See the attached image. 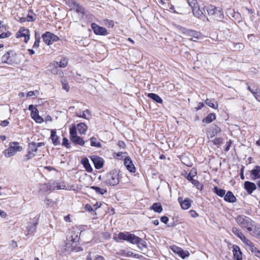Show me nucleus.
Listing matches in <instances>:
<instances>
[{
	"label": "nucleus",
	"instance_id": "25",
	"mask_svg": "<svg viewBox=\"0 0 260 260\" xmlns=\"http://www.w3.org/2000/svg\"><path fill=\"white\" fill-rule=\"evenodd\" d=\"M81 135L85 134L87 129V126L84 123H80L76 127Z\"/></svg>",
	"mask_w": 260,
	"mask_h": 260
},
{
	"label": "nucleus",
	"instance_id": "9",
	"mask_svg": "<svg viewBox=\"0 0 260 260\" xmlns=\"http://www.w3.org/2000/svg\"><path fill=\"white\" fill-rule=\"evenodd\" d=\"M30 33L29 30L28 29H26L24 27H21L18 31L17 33L16 37L24 38V42L25 43H27L28 40H29Z\"/></svg>",
	"mask_w": 260,
	"mask_h": 260
},
{
	"label": "nucleus",
	"instance_id": "8",
	"mask_svg": "<svg viewBox=\"0 0 260 260\" xmlns=\"http://www.w3.org/2000/svg\"><path fill=\"white\" fill-rule=\"evenodd\" d=\"M91 27L94 33L97 35L106 36L108 35L107 29L103 27L100 26L95 23L91 24Z\"/></svg>",
	"mask_w": 260,
	"mask_h": 260
},
{
	"label": "nucleus",
	"instance_id": "35",
	"mask_svg": "<svg viewBox=\"0 0 260 260\" xmlns=\"http://www.w3.org/2000/svg\"><path fill=\"white\" fill-rule=\"evenodd\" d=\"M192 11L193 15L198 18L202 17L203 15L202 11L199 8L198 6L193 8Z\"/></svg>",
	"mask_w": 260,
	"mask_h": 260
},
{
	"label": "nucleus",
	"instance_id": "39",
	"mask_svg": "<svg viewBox=\"0 0 260 260\" xmlns=\"http://www.w3.org/2000/svg\"><path fill=\"white\" fill-rule=\"evenodd\" d=\"M186 178L196 186H198L200 184V182L198 180H194L193 179V176H191L190 174L187 175Z\"/></svg>",
	"mask_w": 260,
	"mask_h": 260
},
{
	"label": "nucleus",
	"instance_id": "53",
	"mask_svg": "<svg viewBox=\"0 0 260 260\" xmlns=\"http://www.w3.org/2000/svg\"><path fill=\"white\" fill-rule=\"evenodd\" d=\"M62 88L66 90L67 91H68L70 88V87L68 85V83L67 82L66 80L61 81Z\"/></svg>",
	"mask_w": 260,
	"mask_h": 260
},
{
	"label": "nucleus",
	"instance_id": "64",
	"mask_svg": "<svg viewBox=\"0 0 260 260\" xmlns=\"http://www.w3.org/2000/svg\"><path fill=\"white\" fill-rule=\"evenodd\" d=\"M0 216L3 218H5L7 216V214L5 211L0 209Z\"/></svg>",
	"mask_w": 260,
	"mask_h": 260
},
{
	"label": "nucleus",
	"instance_id": "16",
	"mask_svg": "<svg viewBox=\"0 0 260 260\" xmlns=\"http://www.w3.org/2000/svg\"><path fill=\"white\" fill-rule=\"evenodd\" d=\"M207 11L209 15L219 14L222 15V11L220 8H216L213 6H210L207 7Z\"/></svg>",
	"mask_w": 260,
	"mask_h": 260
},
{
	"label": "nucleus",
	"instance_id": "28",
	"mask_svg": "<svg viewBox=\"0 0 260 260\" xmlns=\"http://www.w3.org/2000/svg\"><path fill=\"white\" fill-rule=\"evenodd\" d=\"M150 209L157 213H160L162 211V206L159 203H154L152 206L150 207Z\"/></svg>",
	"mask_w": 260,
	"mask_h": 260
},
{
	"label": "nucleus",
	"instance_id": "37",
	"mask_svg": "<svg viewBox=\"0 0 260 260\" xmlns=\"http://www.w3.org/2000/svg\"><path fill=\"white\" fill-rule=\"evenodd\" d=\"M205 103L207 105L212 108L217 109L218 107L217 103L216 102H212V101L211 100L207 99L205 101Z\"/></svg>",
	"mask_w": 260,
	"mask_h": 260
},
{
	"label": "nucleus",
	"instance_id": "12",
	"mask_svg": "<svg viewBox=\"0 0 260 260\" xmlns=\"http://www.w3.org/2000/svg\"><path fill=\"white\" fill-rule=\"evenodd\" d=\"M178 202L182 209L184 210L188 209L190 207L191 204L192 202V201L188 198H185L184 200H183L182 197L178 198Z\"/></svg>",
	"mask_w": 260,
	"mask_h": 260
},
{
	"label": "nucleus",
	"instance_id": "40",
	"mask_svg": "<svg viewBox=\"0 0 260 260\" xmlns=\"http://www.w3.org/2000/svg\"><path fill=\"white\" fill-rule=\"evenodd\" d=\"M136 246V250H140L143 253H145L147 250V245H135Z\"/></svg>",
	"mask_w": 260,
	"mask_h": 260
},
{
	"label": "nucleus",
	"instance_id": "24",
	"mask_svg": "<svg viewBox=\"0 0 260 260\" xmlns=\"http://www.w3.org/2000/svg\"><path fill=\"white\" fill-rule=\"evenodd\" d=\"M51 139H52L53 143L55 145H57L60 144L59 137L56 135V131L55 129L51 130Z\"/></svg>",
	"mask_w": 260,
	"mask_h": 260
},
{
	"label": "nucleus",
	"instance_id": "58",
	"mask_svg": "<svg viewBox=\"0 0 260 260\" xmlns=\"http://www.w3.org/2000/svg\"><path fill=\"white\" fill-rule=\"evenodd\" d=\"M85 209L87 211H89V212H91L93 211V208L92 207L88 205V204H86L85 206Z\"/></svg>",
	"mask_w": 260,
	"mask_h": 260
},
{
	"label": "nucleus",
	"instance_id": "38",
	"mask_svg": "<svg viewBox=\"0 0 260 260\" xmlns=\"http://www.w3.org/2000/svg\"><path fill=\"white\" fill-rule=\"evenodd\" d=\"M56 65L60 68H64L67 66L68 60L66 58H62L59 62H56Z\"/></svg>",
	"mask_w": 260,
	"mask_h": 260
},
{
	"label": "nucleus",
	"instance_id": "45",
	"mask_svg": "<svg viewBox=\"0 0 260 260\" xmlns=\"http://www.w3.org/2000/svg\"><path fill=\"white\" fill-rule=\"evenodd\" d=\"M104 24L106 26L108 27H113L114 26V23L112 20H110L108 19H106L104 21Z\"/></svg>",
	"mask_w": 260,
	"mask_h": 260
},
{
	"label": "nucleus",
	"instance_id": "52",
	"mask_svg": "<svg viewBox=\"0 0 260 260\" xmlns=\"http://www.w3.org/2000/svg\"><path fill=\"white\" fill-rule=\"evenodd\" d=\"M75 9H76V11L77 13H81L82 14L84 13L83 8L77 4H76V6Z\"/></svg>",
	"mask_w": 260,
	"mask_h": 260
},
{
	"label": "nucleus",
	"instance_id": "46",
	"mask_svg": "<svg viewBox=\"0 0 260 260\" xmlns=\"http://www.w3.org/2000/svg\"><path fill=\"white\" fill-rule=\"evenodd\" d=\"M252 94L257 101L260 102V90L256 88Z\"/></svg>",
	"mask_w": 260,
	"mask_h": 260
},
{
	"label": "nucleus",
	"instance_id": "57",
	"mask_svg": "<svg viewBox=\"0 0 260 260\" xmlns=\"http://www.w3.org/2000/svg\"><path fill=\"white\" fill-rule=\"evenodd\" d=\"M231 144H232V141L231 140H230L229 142H228L226 144V145H225V149H224V150L225 151H228L231 146Z\"/></svg>",
	"mask_w": 260,
	"mask_h": 260
},
{
	"label": "nucleus",
	"instance_id": "42",
	"mask_svg": "<svg viewBox=\"0 0 260 260\" xmlns=\"http://www.w3.org/2000/svg\"><path fill=\"white\" fill-rule=\"evenodd\" d=\"M66 4L69 6L71 10L75 9L77 3L75 0H67Z\"/></svg>",
	"mask_w": 260,
	"mask_h": 260
},
{
	"label": "nucleus",
	"instance_id": "55",
	"mask_svg": "<svg viewBox=\"0 0 260 260\" xmlns=\"http://www.w3.org/2000/svg\"><path fill=\"white\" fill-rule=\"evenodd\" d=\"M213 143L215 145H218L222 143V139L220 138H217L213 140Z\"/></svg>",
	"mask_w": 260,
	"mask_h": 260
},
{
	"label": "nucleus",
	"instance_id": "50",
	"mask_svg": "<svg viewBox=\"0 0 260 260\" xmlns=\"http://www.w3.org/2000/svg\"><path fill=\"white\" fill-rule=\"evenodd\" d=\"M36 154L28 149L27 153L25 155L27 160H28L35 156Z\"/></svg>",
	"mask_w": 260,
	"mask_h": 260
},
{
	"label": "nucleus",
	"instance_id": "27",
	"mask_svg": "<svg viewBox=\"0 0 260 260\" xmlns=\"http://www.w3.org/2000/svg\"><path fill=\"white\" fill-rule=\"evenodd\" d=\"M71 140L73 142V143L76 144H78L81 146L84 145L85 142L84 141V140L82 139V138L78 136L73 137Z\"/></svg>",
	"mask_w": 260,
	"mask_h": 260
},
{
	"label": "nucleus",
	"instance_id": "36",
	"mask_svg": "<svg viewBox=\"0 0 260 260\" xmlns=\"http://www.w3.org/2000/svg\"><path fill=\"white\" fill-rule=\"evenodd\" d=\"M91 146L92 147H96L98 148H101L102 147L101 143L97 141L96 138L92 137L90 138Z\"/></svg>",
	"mask_w": 260,
	"mask_h": 260
},
{
	"label": "nucleus",
	"instance_id": "49",
	"mask_svg": "<svg viewBox=\"0 0 260 260\" xmlns=\"http://www.w3.org/2000/svg\"><path fill=\"white\" fill-rule=\"evenodd\" d=\"M52 184L54 185L50 186V190H55V189H63L64 188H62L60 186L58 185L57 183L53 182Z\"/></svg>",
	"mask_w": 260,
	"mask_h": 260
},
{
	"label": "nucleus",
	"instance_id": "56",
	"mask_svg": "<svg viewBox=\"0 0 260 260\" xmlns=\"http://www.w3.org/2000/svg\"><path fill=\"white\" fill-rule=\"evenodd\" d=\"M62 144L67 148H69L70 147L69 141L66 138H63Z\"/></svg>",
	"mask_w": 260,
	"mask_h": 260
},
{
	"label": "nucleus",
	"instance_id": "26",
	"mask_svg": "<svg viewBox=\"0 0 260 260\" xmlns=\"http://www.w3.org/2000/svg\"><path fill=\"white\" fill-rule=\"evenodd\" d=\"M248 249L251 253L257 257H260V251L254 247V245H248Z\"/></svg>",
	"mask_w": 260,
	"mask_h": 260
},
{
	"label": "nucleus",
	"instance_id": "32",
	"mask_svg": "<svg viewBox=\"0 0 260 260\" xmlns=\"http://www.w3.org/2000/svg\"><path fill=\"white\" fill-rule=\"evenodd\" d=\"M148 97L155 101L157 103H162V99L156 94L150 93L148 95Z\"/></svg>",
	"mask_w": 260,
	"mask_h": 260
},
{
	"label": "nucleus",
	"instance_id": "41",
	"mask_svg": "<svg viewBox=\"0 0 260 260\" xmlns=\"http://www.w3.org/2000/svg\"><path fill=\"white\" fill-rule=\"evenodd\" d=\"M77 128L75 125L73 126L70 128V135L71 139L74 137L77 136Z\"/></svg>",
	"mask_w": 260,
	"mask_h": 260
},
{
	"label": "nucleus",
	"instance_id": "15",
	"mask_svg": "<svg viewBox=\"0 0 260 260\" xmlns=\"http://www.w3.org/2000/svg\"><path fill=\"white\" fill-rule=\"evenodd\" d=\"M244 188L248 194H251L256 189V186L254 183L247 181L244 182Z\"/></svg>",
	"mask_w": 260,
	"mask_h": 260
},
{
	"label": "nucleus",
	"instance_id": "4",
	"mask_svg": "<svg viewBox=\"0 0 260 260\" xmlns=\"http://www.w3.org/2000/svg\"><path fill=\"white\" fill-rule=\"evenodd\" d=\"M22 147L19 145L18 142H11L10 143L9 147L6 150L5 156L6 157H10L14 155L16 152L20 151Z\"/></svg>",
	"mask_w": 260,
	"mask_h": 260
},
{
	"label": "nucleus",
	"instance_id": "54",
	"mask_svg": "<svg viewBox=\"0 0 260 260\" xmlns=\"http://www.w3.org/2000/svg\"><path fill=\"white\" fill-rule=\"evenodd\" d=\"M177 29H178V30L179 32L182 33V34H184L185 35L186 34V31H187V29H186V28H185L183 27L180 26H178L177 27Z\"/></svg>",
	"mask_w": 260,
	"mask_h": 260
},
{
	"label": "nucleus",
	"instance_id": "20",
	"mask_svg": "<svg viewBox=\"0 0 260 260\" xmlns=\"http://www.w3.org/2000/svg\"><path fill=\"white\" fill-rule=\"evenodd\" d=\"M250 175L251 179L253 180L260 178V167L258 166H255L251 171Z\"/></svg>",
	"mask_w": 260,
	"mask_h": 260
},
{
	"label": "nucleus",
	"instance_id": "17",
	"mask_svg": "<svg viewBox=\"0 0 260 260\" xmlns=\"http://www.w3.org/2000/svg\"><path fill=\"white\" fill-rule=\"evenodd\" d=\"M232 232L236 236L239 238L245 244H248V241L246 239L245 236L239 229L234 227L232 228Z\"/></svg>",
	"mask_w": 260,
	"mask_h": 260
},
{
	"label": "nucleus",
	"instance_id": "61",
	"mask_svg": "<svg viewBox=\"0 0 260 260\" xmlns=\"http://www.w3.org/2000/svg\"><path fill=\"white\" fill-rule=\"evenodd\" d=\"M204 106V104L203 103H199L198 107H196L195 109L196 111H198L200 110L202 108H203Z\"/></svg>",
	"mask_w": 260,
	"mask_h": 260
},
{
	"label": "nucleus",
	"instance_id": "21",
	"mask_svg": "<svg viewBox=\"0 0 260 260\" xmlns=\"http://www.w3.org/2000/svg\"><path fill=\"white\" fill-rule=\"evenodd\" d=\"M225 201L229 203H235L236 201V198L234 194L231 191H228L224 196Z\"/></svg>",
	"mask_w": 260,
	"mask_h": 260
},
{
	"label": "nucleus",
	"instance_id": "43",
	"mask_svg": "<svg viewBox=\"0 0 260 260\" xmlns=\"http://www.w3.org/2000/svg\"><path fill=\"white\" fill-rule=\"evenodd\" d=\"M28 150L35 153L37 152L38 149L36 146L35 142H32L29 145Z\"/></svg>",
	"mask_w": 260,
	"mask_h": 260
},
{
	"label": "nucleus",
	"instance_id": "2",
	"mask_svg": "<svg viewBox=\"0 0 260 260\" xmlns=\"http://www.w3.org/2000/svg\"><path fill=\"white\" fill-rule=\"evenodd\" d=\"M114 239L117 241V240H123L131 244H139L142 240L139 237L127 232H120Z\"/></svg>",
	"mask_w": 260,
	"mask_h": 260
},
{
	"label": "nucleus",
	"instance_id": "22",
	"mask_svg": "<svg viewBox=\"0 0 260 260\" xmlns=\"http://www.w3.org/2000/svg\"><path fill=\"white\" fill-rule=\"evenodd\" d=\"M30 115L36 122L41 123L43 122V119L39 115V111L37 109H35V111L31 112Z\"/></svg>",
	"mask_w": 260,
	"mask_h": 260
},
{
	"label": "nucleus",
	"instance_id": "34",
	"mask_svg": "<svg viewBox=\"0 0 260 260\" xmlns=\"http://www.w3.org/2000/svg\"><path fill=\"white\" fill-rule=\"evenodd\" d=\"M35 42L33 45L34 48H37L39 46V43L40 42V34L37 31H35Z\"/></svg>",
	"mask_w": 260,
	"mask_h": 260
},
{
	"label": "nucleus",
	"instance_id": "60",
	"mask_svg": "<svg viewBox=\"0 0 260 260\" xmlns=\"http://www.w3.org/2000/svg\"><path fill=\"white\" fill-rule=\"evenodd\" d=\"M160 220L162 222H163L164 223H167L169 220V219L167 216H162L160 218Z\"/></svg>",
	"mask_w": 260,
	"mask_h": 260
},
{
	"label": "nucleus",
	"instance_id": "59",
	"mask_svg": "<svg viewBox=\"0 0 260 260\" xmlns=\"http://www.w3.org/2000/svg\"><path fill=\"white\" fill-rule=\"evenodd\" d=\"M9 122L8 120H5L1 122V125L3 127H5L9 124Z\"/></svg>",
	"mask_w": 260,
	"mask_h": 260
},
{
	"label": "nucleus",
	"instance_id": "63",
	"mask_svg": "<svg viewBox=\"0 0 260 260\" xmlns=\"http://www.w3.org/2000/svg\"><path fill=\"white\" fill-rule=\"evenodd\" d=\"M64 220L66 222H71L72 220H71V217L70 215H68L64 217Z\"/></svg>",
	"mask_w": 260,
	"mask_h": 260
},
{
	"label": "nucleus",
	"instance_id": "48",
	"mask_svg": "<svg viewBox=\"0 0 260 260\" xmlns=\"http://www.w3.org/2000/svg\"><path fill=\"white\" fill-rule=\"evenodd\" d=\"M188 2L189 5L190 6L192 9L198 6L196 0H188Z\"/></svg>",
	"mask_w": 260,
	"mask_h": 260
},
{
	"label": "nucleus",
	"instance_id": "13",
	"mask_svg": "<svg viewBox=\"0 0 260 260\" xmlns=\"http://www.w3.org/2000/svg\"><path fill=\"white\" fill-rule=\"evenodd\" d=\"M221 132L220 128L216 125H213L210 130L207 132V136L208 138H213L215 135Z\"/></svg>",
	"mask_w": 260,
	"mask_h": 260
},
{
	"label": "nucleus",
	"instance_id": "47",
	"mask_svg": "<svg viewBox=\"0 0 260 260\" xmlns=\"http://www.w3.org/2000/svg\"><path fill=\"white\" fill-rule=\"evenodd\" d=\"M10 57V53L9 52L5 53L1 58L2 62L3 63H6L7 62L8 60L9 59Z\"/></svg>",
	"mask_w": 260,
	"mask_h": 260
},
{
	"label": "nucleus",
	"instance_id": "11",
	"mask_svg": "<svg viewBox=\"0 0 260 260\" xmlns=\"http://www.w3.org/2000/svg\"><path fill=\"white\" fill-rule=\"evenodd\" d=\"M233 253L234 260H242V252L237 245H233Z\"/></svg>",
	"mask_w": 260,
	"mask_h": 260
},
{
	"label": "nucleus",
	"instance_id": "14",
	"mask_svg": "<svg viewBox=\"0 0 260 260\" xmlns=\"http://www.w3.org/2000/svg\"><path fill=\"white\" fill-rule=\"evenodd\" d=\"M91 160L94 164V167L96 169H100L103 166V159L97 156H93L91 157Z\"/></svg>",
	"mask_w": 260,
	"mask_h": 260
},
{
	"label": "nucleus",
	"instance_id": "23",
	"mask_svg": "<svg viewBox=\"0 0 260 260\" xmlns=\"http://www.w3.org/2000/svg\"><path fill=\"white\" fill-rule=\"evenodd\" d=\"M81 162L83 165L87 172L90 173L92 171V168L90 166L89 162V160L87 158H83L81 159Z\"/></svg>",
	"mask_w": 260,
	"mask_h": 260
},
{
	"label": "nucleus",
	"instance_id": "7",
	"mask_svg": "<svg viewBox=\"0 0 260 260\" xmlns=\"http://www.w3.org/2000/svg\"><path fill=\"white\" fill-rule=\"evenodd\" d=\"M170 248L172 251L177 253L180 256L182 259H184L186 257H188L189 253L187 250H184L181 248L177 246L176 245H172L170 246Z\"/></svg>",
	"mask_w": 260,
	"mask_h": 260
},
{
	"label": "nucleus",
	"instance_id": "6",
	"mask_svg": "<svg viewBox=\"0 0 260 260\" xmlns=\"http://www.w3.org/2000/svg\"><path fill=\"white\" fill-rule=\"evenodd\" d=\"M60 250L61 252H70L71 251L79 252L82 251L83 249L77 245H61Z\"/></svg>",
	"mask_w": 260,
	"mask_h": 260
},
{
	"label": "nucleus",
	"instance_id": "30",
	"mask_svg": "<svg viewBox=\"0 0 260 260\" xmlns=\"http://www.w3.org/2000/svg\"><path fill=\"white\" fill-rule=\"evenodd\" d=\"M90 188L95 190L96 193L100 194H104L105 193L107 192V190L105 188H100L99 187L95 186H92L90 187Z\"/></svg>",
	"mask_w": 260,
	"mask_h": 260
},
{
	"label": "nucleus",
	"instance_id": "19",
	"mask_svg": "<svg viewBox=\"0 0 260 260\" xmlns=\"http://www.w3.org/2000/svg\"><path fill=\"white\" fill-rule=\"evenodd\" d=\"M77 116L85 118L86 119H89L91 117V114L90 111L88 109L85 110L84 111H81L79 110L76 112Z\"/></svg>",
	"mask_w": 260,
	"mask_h": 260
},
{
	"label": "nucleus",
	"instance_id": "29",
	"mask_svg": "<svg viewBox=\"0 0 260 260\" xmlns=\"http://www.w3.org/2000/svg\"><path fill=\"white\" fill-rule=\"evenodd\" d=\"M213 192L220 197H224L225 194V190L224 189L219 188L217 186L214 187Z\"/></svg>",
	"mask_w": 260,
	"mask_h": 260
},
{
	"label": "nucleus",
	"instance_id": "44",
	"mask_svg": "<svg viewBox=\"0 0 260 260\" xmlns=\"http://www.w3.org/2000/svg\"><path fill=\"white\" fill-rule=\"evenodd\" d=\"M79 238L77 235L74 233L73 235H71V237L69 238V241L73 243H77L79 242Z\"/></svg>",
	"mask_w": 260,
	"mask_h": 260
},
{
	"label": "nucleus",
	"instance_id": "18",
	"mask_svg": "<svg viewBox=\"0 0 260 260\" xmlns=\"http://www.w3.org/2000/svg\"><path fill=\"white\" fill-rule=\"evenodd\" d=\"M124 165L127 169L131 172H135V167L133 164V162L129 157H126L124 159Z\"/></svg>",
	"mask_w": 260,
	"mask_h": 260
},
{
	"label": "nucleus",
	"instance_id": "51",
	"mask_svg": "<svg viewBox=\"0 0 260 260\" xmlns=\"http://www.w3.org/2000/svg\"><path fill=\"white\" fill-rule=\"evenodd\" d=\"M11 32L9 31L5 32H3L2 34L0 35V39L8 38L10 36H11Z\"/></svg>",
	"mask_w": 260,
	"mask_h": 260
},
{
	"label": "nucleus",
	"instance_id": "31",
	"mask_svg": "<svg viewBox=\"0 0 260 260\" xmlns=\"http://www.w3.org/2000/svg\"><path fill=\"white\" fill-rule=\"evenodd\" d=\"M216 116L214 113H210L206 118L203 119V122H206V123H210L213 120L215 119Z\"/></svg>",
	"mask_w": 260,
	"mask_h": 260
},
{
	"label": "nucleus",
	"instance_id": "33",
	"mask_svg": "<svg viewBox=\"0 0 260 260\" xmlns=\"http://www.w3.org/2000/svg\"><path fill=\"white\" fill-rule=\"evenodd\" d=\"M27 235H32L36 232L37 229V223H31L28 225L27 228Z\"/></svg>",
	"mask_w": 260,
	"mask_h": 260
},
{
	"label": "nucleus",
	"instance_id": "5",
	"mask_svg": "<svg viewBox=\"0 0 260 260\" xmlns=\"http://www.w3.org/2000/svg\"><path fill=\"white\" fill-rule=\"evenodd\" d=\"M42 38L44 43L48 45L52 44L59 40V38L57 36L49 31L43 34Z\"/></svg>",
	"mask_w": 260,
	"mask_h": 260
},
{
	"label": "nucleus",
	"instance_id": "3",
	"mask_svg": "<svg viewBox=\"0 0 260 260\" xmlns=\"http://www.w3.org/2000/svg\"><path fill=\"white\" fill-rule=\"evenodd\" d=\"M119 182V174L115 171L107 173L104 179V183L108 185L114 186L118 184Z\"/></svg>",
	"mask_w": 260,
	"mask_h": 260
},
{
	"label": "nucleus",
	"instance_id": "1",
	"mask_svg": "<svg viewBox=\"0 0 260 260\" xmlns=\"http://www.w3.org/2000/svg\"><path fill=\"white\" fill-rule=\"evenodd\" d=\"M236 221L242 228L246 229L252 236L260 237V225L256 224L249 217L243 215H238Z\"/></svg>",
	"mask_w": 260,
	"mask_h": 260
},
{
	"label": "nucleus",
	"instance_id": "62",
	"mask_svg": "<svg viewBox=\"0 0 260 260\" xmlns=\"http://www.w3.org/2000/svg\"><path fill=\"white\" fill-rule=\"evenodd\" d=\"M190 212L191 216L192 217H196L198 216V214L195 211L191 210L190 211Z\"/></svg>",
	"mask_w": 260,
	"mask_h": 260
},
{
	"label": "nucleus",
	"instance_id": "10",
	"mask_svg": "<svg viewBox=\"0 0 260 260\" xmlns=\"http://www.w3.org/2000/svg\"><path fill=\"white\" fill-rule=\"evenodd\" d=\"M185 36L188 38L189 40L196 42L200 38L201 34L199 32L195 30L187 29Z\"/></svg>",
	"mask_w": 260,
	"mask_h": 260
}]
</instances>
